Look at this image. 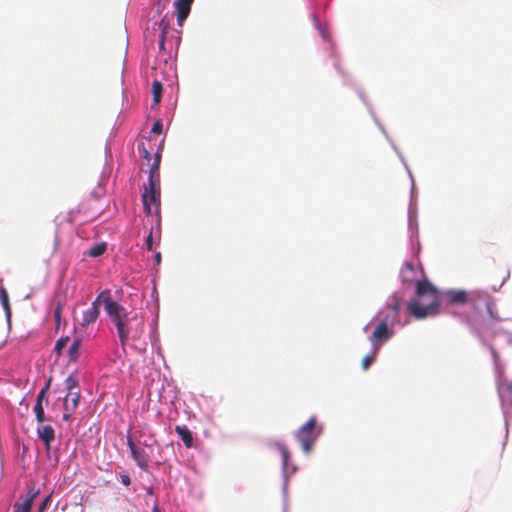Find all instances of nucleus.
Segmentation results:
<instances>
[{
  "instance_id": "obj_12",
  "label": "nucleus",
  "mask_w": 512,
  "mask_h": 512,
  "mask_svg": "<svg viewBox=\"0 0 512 512\" xmlns=\"http://www.w3.org/2000/svg\"><path fill=\"white\" fill-rule=\"evenodd\" d=\"M175 431L179 435V437L181 438V440L183 441L184 445L187 448H191L193 446V435L187 426L177 425L175 427Z\"/></svg>"
},
{
  "instance_id": "obj_2",
  "label": "nucleus",
  "mask_w": 512,
  "mask_h": 512,
  "mask_svg": "<svg viewBox=\"0 0 512 512\" xmlns=\"http://www.w3.org/2000/svg\"><path fill=\"white\" fill-rule=\"evenodd\" d=\"M415 294L416 299L411 300L407 305L411 316L424 319L438 313V290L427 279L417 281Z\"/></svg>"
},
{
  "instance_id": "obj_13",
  "label": "nucleus",
  "mask_w": 512,
  "mask_h": 512,
  "mask_svg": "<svg viewBox=\"0 0 512 512\" xmlns=\"http://www.w3.org/2000/svg\"><path fill=\"white\" fill-rule=\"evenodd\" d=\"M401 306H402V299L399 296L393 295L389 299L387 307L390 308L392 313H393V316H392V319H391V324H393V322L398 319V315H399Z\"/></svg>"
},
{
  "instance_id": "obj_40",
  "label": "nucleus",
  "mask_w": 512,
  "mask_h": 512,
  "mask_svg": "<svg viewBox=\"0 0 512 512\" xmlns=\"http://www.w3.org/2000/svg\"><path fill=\"white\" fill-rule=\"evenodd\" d=\"M147 493H148V494H152V488H149V489L147 490Z\"/></svg>"
},
{
  "instance_id": "obj_7",
  "label": "nucleus",
  "mask_w": 512,
  "mask_h": 512,
  "mask_svg": "<svg viewBox=\"0 0 512 512\" xmlns=\"http://www.w3.org/2000/svg\"><path fill=\"white\" fill-rule=\"evenodd\" d=\"M104 294V290L96 297V299L92 302L91 307L83 312L82 316V326H89L96 322L100 315V305L103 304L105 306V298L102 296Z\"/></svg>"
},
{
  "instance_id": "obj_38",
  "label": "nucleus",
  "mask_w": 512,
  "mask_h": 512,
  "mask_svg": "<svg viewBox=\"0 0 512 512\" xmlns=\"http://www.w3.org/2000/svg\"><path fill=\"white\" fill-rule=\"evenodd\" d=\"M166 35H167V34H163V33H161V35H160V41L165 42V40H166Z\"/></svg>"
},
{
  "instance_id": "obj_3",
  "label": "nucleus",
  "mask_w": 512,
  "mask_h": 512,
  "mask_svg": "<svg viewBox=\"0 0 512 512\" xmlns=\"http://www.w3.org/2000/svg\"><path fill=\"white\" fill-rule=\"evenodd\" d=\"M161 155L156 153L149 169L148 184L144 185L142 192V202L144 211L147 215L155 214L159 217L160 213V187H159V167Z\"/></svg>"
},
{
  "instance_id": "obj_8",
  "label": "nucleus",
  "mask_w": 512,
  "mask_h": 512,
  "mask_svg": "<svg viewBox=\"0 0 512 512\" xmlns=\"http://www.w3.org/2000/svg\"><path fill=\"white\" fill-rule=\"evenodd\" d=\"M128 447L130 448L131 455L137 465L145 470L148 467L149 462V455L146 453V451L143 448L137 447L136 444L128 438Z\"/></svg>"
},
{
  "instance_id": "obj_31",
  "label": "nucleus",
  "mask_w": 512,
  "mask_h": 512,
  "mask_svg": "<svg viewBox=\"0 0 512 512\" xmlns=\"http://www.w3.org/2000/svg\"><path fill=\"white\" fill-rule=\"evenodd\" d=\"M121 481L125 486H129L131 484V479H130L129 475H127V474L121 475Z\"/></svg>"
},
{
  "instance_id": "obj_28",
  "label": "nucleus",
  "mask_w": 512,
  "mask_h": 512,
  "mask_svg": "<svg viewBox=\"0 0 512 512\" xmlns=\"http://www.w3.org/2000/svg\"><path fill=\"white\" fill-rule=\"evenodd\" d=\"M163 125L161 121H156L152 126V132L155 134H160L162 132Z\"/></svg>"
},
{
  "instance_id": "obj_14",
  "label": "nucleus",
  "mask_w": 512,
  "mask_h": 512,
  "mask_svg": "<svg viewBox=\"0 0 512 512\" xmlns=\"http://www.w3.org/2000/svg\"><path fill=\"white\" fill-rule=\"evenodd\" d=\"M0 302L5 310L7 322L10 324L12 311L9 303L8 293L4 287H0Z\"/></svg>"
},
{
  "instance_id": "obj_6",
  "label": "nucleus",
  "mask_w": 512,
  "mask_h": 512,
  "mask_svg": "<svg viewBox=\"0 0 512 512\" xmlns=\"http://www.w3.org/2000/svg\"><path fill=\"white\" fill-rule=\"evenodd\" d=\"M389 317H385L375 328L370 337L373 348H379L380 345L387 342L393 336V330L389 327Z\"/></svg>"
},
{
  "instance_id": "obj_5",
  "label": "nucleus",
  "mask_w": 512,
  "mask_h": 512,
  "mask_svg": "<svg viewBox=\"0 0 512 512\" xmlns=\"http://www.w3.org/2000/svg\"><path fill=\"white\" fill-rule=\"evenodd\" d=\"M316 423L317 417L312 416L304 425L298 429L296 433V437L301 443L302 449L305 453H309L312 450L317 439L318 434L314 432Z\"/></svg>"
},
{
  "instance_id": "obj_34",
  "label": "nucleus",
  "mask_w": 512,
  "mask_h": 512,
  "mask_svg": "<svg viewBox=\"0 0 512 512\" xmlns=\"http://www.w3.org/2000/svg\"><path fill=\"white\" fill-rule=\"evenodd\" d=\"M155 259H156L158 264L161 262V254H160V252L156 253Z\"/></svg>"
},
{
  "instance_id": "obj_9",
  "label": "nucleus",
  "mask_w": 512,
  "mask_h": 512,
  "mask_svg": "<svg viewBox=\"0 0 512 512\" xmlns=\"http://www.w3.org/2000/svg\"><path fill=\"white\" fill-rule=\"evenodd\" d=\"M192 3H193V0H176L175 1L177 22L180 26L183 25V22L188 17V15L191 11Z\"/></svg>"
},
{
  "instance_id": "obj_36",
  "label": "nucleus",
  "mask_w": 512,
  "mask_h": 512,
  "mask_svg": "<svg viewBox=\"0 0 512 512\" xmlns=\"http://www.w3.org/2000/svg\"><path fill=\"white\" fill-rule=\"evenodd\" d=\"M159 49L164 50L165 49V42L159 41Z\"/></svg>"
},
{
  "instance_id": "obj_27",
  "label": "nucleus",
  "mask_w": 512,
  "mask_h": 512,
  "mask_svg": "<svg viewBox=\"0 0 512 512\" xmlns=\"http://www.w3.org/2000/svg\"><path fill=\"white\" fill-rule=\"evenodd\" d=\"M158 26L159 29L161 30V33L167 34V31L169 29V23L164 18L158 23Z\"/></svg>"
},
{
  "instance_id": "obj_20",
  "label": "nucleus",
  "mask_w": 512,
  "mask_h": 512,
  "mask_svg": "<svg viewBox=\"0 0 512 512\" xmlns=\"http://www.w3.org/2000/svg\"><path fill=\"white\" fill-rule=\"evenodd\" d=\"M34 414L36 416V420L38 423H42L45 421L44 408L41 403H36L33 408Z\"/></svg>"
},
{
  "instance_id": "obj_16",
  "label": "nucleus",
  "mask_w": 512,
  "mask_h": 512,
  "mask_svg": "<svg viewBox=\"0 0 512 512\" xmlns=\"http://www.w3.org/2000/svg\"><path fill=\"white\" fill-rule=\"evenodd\" d=\"M81 341L80 339H75L68 349V357L70 362H76L79 358Z\"/></svg>"
},
{
  "instance_id": "obj_25",
  "label": "nucleus",
  "mask_w": 512,
  "mask_h": 512,
  "mask_svg": "<svg viewBox=\"0 0 512 512\" xmlns=\"http://www.w3.org/2000/svg\"><path fill=\"white\" fill-rule=\"evenodd\" d=\"M49 386H50V382H48V383L46 384V386H45V387H43V388L39 391V393H38V395H37L36 403H41V404H42V402H43V400H44V398H45V395H46V393H47V391H48V389H49Z\"/></svg>"
},
{
  "instance_id": "obj_32",
  "label": "nucleus",
  "mask_w": 512,
  "mask_h": 512,
  "mask_svg": "<svg viewBox=\"0 0 512 512\" xmlns=\"http://www.w3.org/2000/svg\"><path fill=\"white\" fill-rule=\"evenodd\" d=\"M73 413H74V412H67V411H65V413H64V415H63V420H65V421L70 420V419H71V417H72V414H73Z\"/></svg>"
},
{
  "instance_id": "obj_23",
  "label": "nucleus",
  "mask_w": 512,
  "mask_h": 512,
  "mask_svg": "<svg viewBox=\"0 0 512 512\" xmlns=\"http://www.w3.org/2000/svg\"><path fill=\"white\" fill-rule=\"evenodd\" d=\"M373 349H374V351L372 352V354L366 355L362 359V368L364 370H367L370 367V365L373 363L374 359H375V355H376L378 349L377 348H373Z\"/></svg>"
},
{
  "instance_id": "obj_21",
  "label": "nucleus",
  "mask_w": 512,
  "mask_h": 512,
  "mask_svg": "<svg viewBox=\"0 0 512 512\" xmlns=\"http://www.w3.org/2000/svg\"><path fill=\"white\" fill-rule=\"evenodd\" d=\"M69 341V337H61L57 340L54 351L59 356L62 353V350L67 346Z\"/></svg>"
},
{
  "instance_id": "obj_26",
  "label": "nucleus",
  "mask_w": 512,
  "mask_h": 512,
  "mask_svg": "<svg viewBox=\"0 0 512 512\" xmlns=\"http://www.w3.org/2000/svg\"><path fill=\"white\" fill-rule=\"evenodd\" d=\"M413 266L409 263H405V265L402 268V276L404 281H410V279L406 276L407 272H413Z\"/></svg>"
},
{
  "instance_id": "obj_29",
  "label": "nucleus",
  "mask_w": 512,
  "mask_h": 512,
  "mask_svg": "<svg viewBox=\"0 0 512 512\" xmlns=\"http://www.w3.org/2000/svg\"><path fill=\"white\" fill-rule=\"evenodd\" d=\"M152 233H153V231H152V229H151V230H150V233H149V235L147 236L146 241H145V242H146V247H147V249H148L149 251H152V249H153V237H152Z\"/></svg>"
},
{
  "instance_id": "obj_10",
  "label": "nucleus",
  "mask_w": 512,
  "mask_h": 512,
  "mask_svg": "<svg viewBox=\"0 0 512 512\" xmlns=\"http://www.w3.org/2000/svg\"><path fill=\"white\" fill-rule=\"evenodd\" d=\"M80 398V389L70 393L67 392L63 402L64 410L67 412H75L79 405Z\"/></svg>"
},
{
  "instance_id": "obj_15",
  "label": "nucleus",
  "mask_w": 512,
  "mask_h": 512,
  "mask_svg": "<svg viewBox=\"0 0 512 512\" xmlns=\"http://www.w3.org/2000/svg\"><path fill=\"white\" fill-rule=\"evenodd\" d=\"M36 495L37 493H31L26 497V499L22 503H16L14 505L13 512H30L33 500L36 497Z\"/></svg>"
},
{
  "instance_id": "obj_33",
  "label": "nucleus",
  "mask_w": 512,
  "mask_h": 512,
  "mask_svg": "<svg viewBox=\"0 0 512 512\" xmlns=\"http://www.w3.org/2000/svg\"><path fill=\"white\" fill-rule=\"evenodd\" d=\"M476 299H477V305L479 304V302L482 300L485 302V298L483 297V295H476ZM475 309H478V306L475 308Z\"/></svg>"
},
{
  "instance_id": "obj_30",
  "label": "nucleus",
  "mask_w": 512,
  "mask_h": 512,
  "mask_svg": "<svg viewBox=\"0 0 512 512\" xmlns=\"http://www.w3.org/2000/svg\"><path fill=\"white\" fill-rule=\"evenodd\" d=\"M50 503V496H47L45 497V499L41 502L39 508H38V511L37 512H43L47 506L49 505Z\"/></svg>"
},
{
  "instance_id": "obj_17",
  "label": "nucleus",
  "mask_w": 512,
  "mask_h": 512,
  "mask_svg": "<svg viewBox=\"0 0 512 512\" xmlns=\"http://www.w3.org/2000/svg\"><path fill=\"white\" fill-rule=\"evenodd\" d=\"M162 90V84L159 81H154L152 83L153 102L155 105L159 104L161 100Z\"/></svg>"
},
{
  "instance_id": "obj_19",
  "label": "nucleus",
  "mask_w": 512,
  "mask_h": 512,
  "mask_svg": "<svg viewBox=\"0 0 512 512\" xmlns=\"http://www.w3.org/2000/svg\"><path fill=\"white\" fill-rule=\"evenodd\" d=\"M106 251L105 243H98L92 246L88 252L90 257H98L101 256Z\"/></svg>"
},
{
  "instance_id": "obj_22",
  "label": "nucleus",
  "mask_w": 512,
  "mask_h": 512,
  "mask_svg": "<svg viewBox=\"0 0 512 512\" xmlns=\"http://www.w3.org/2000/svg\"><path fill=\"white\" fill-rule=\"evenodd\" d=\"M138 151L141 157H143L147 161V164L149 165L152 158L151 151L148 148H146L144 143L138 145Z\"/></svg>"
},
{
  "instance_id": "obj_37",
  "label": "nucleus",
  "mask_w": 512,
  "mask_h": 512,
  "mask_svg": "<svg viewBox=\"0 0 512 512\" xmlns=\"http://www.w3.org/2000/svg\"><path fill=\"white\" fill-rule=\"evenodd\" d=\"M55 317H56V319H59V317H60V308H57L55 310Z\"/></svg>"
},
{
  "instance_id": "obj_4",
  "label": "nucleus",
  "mask_w": 512,
  "mask_h": 512,
  "mask_svg": "<svg viewBox=\"0 0 512 512\" xmlns=\"http://www.w3.org/2000/svg\"><path fill=\"white\" fill-rule=\"evenodd\" d=\"M478 294L483 295L485 298V305L489 315L492 318L498 319V316H496L493 311V299L488 293L480 290L472 291L470 293L466 292L465 290H450L446 293L451 304H465L470 302L473 304L474 308L477 307L476 295Z\"/></svg>"
},
{
  "instance_id": "obj_18",
  "label": "nucleus",
  "mask_w": 512,
  "mask_h": 512,
  "mask_svg": "<svg viewBox=\"0 0 512 512\" xmlns=\"http://www.w3.org/2000/svg\"><path fill=\"white\" fill-rule=\"evenodd\" d=\"M65 389L67 392H74L79 388V382L74 375H69L65 380Z\"/></svg>"
},
{
  "instance_id": "obj_35",
  "label": "nucleus",
  "mask_w": 512,
  "mask_h": 512,
  "mask_svg": "<svg viewBox=\"0 0 512 512\" xmlns=\"http://www.w3.org/2000/svg\"><path fill=\"white\" fill-rule=\"evenodd\" d=\"M153 512H161L157 503H155L153 506Z\"/></svg>"
},
{
  "instance_id": "obj_24",
  "label": "nucleus",
  "mask_w": 512,
  "mask_h": 512,
  "mask_svg": "<svg viewBox=\"0 0 512 512\" xmlns=\"http://www.w3.org/2000/svg\"><path fill=\"white\" fill-rule=\"evenodd\" d=\"M278 449L281 452L282 460H283V466L286 467L289 459V451L283 444H277Z\"/></svg>"
},
{
  "instance_id": "obj_11",
  "label": "nucleus",
  "mask_w": 512,
  "mask_h": 512,
  "mask_svg": "<svg viewBox=\"0 0 512 512\" xmlns=\"http://www.w3.org/2000/svg\"><path fill=\"white\" fill-rule=\"evenodd\" d=\"M39 438L44 442L47 449L50 448V444L55 439V432L52 426L45 425L37 429Z\"/></svg>"
},
{
  "instance_id": "obj_39",
  "label": "nucleus",
  "mask_w": 512,
  "mask_h": 512,
  "mask_svg": "<svg viewBox=\"0 0 512 512\" xmlns=\"http://www.w3.org/2000/svg\"><path fill=\"white\" fill-rule=\"evenodd\" d=\"M154 443H156V440H152L151 443L145 442L144 445L147 446V447H151Z\"/></svg>"
},
{
  "instance_id": "obj_1",
  "label": "nucleus",
  "mask_w": 512,
  "mask_h": 512,
  "mask_svg": "<svg viewBox=\"0 0 512 512\" xmlns=\"http://www.w3.org/2000/svg\"><path fill=\"white\" fill-rule=\"evenodd\" d=\"M102 296L105 298V311L117 330L121 345L124 347L129 341L139 340L144 333L143 318L114 301L109 289H105Z\"/></svg>"
}]
</instances>
